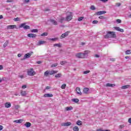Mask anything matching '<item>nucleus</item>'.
<instances>
[{
  "label": "nucleus",
  "instance_id": "f257e3e1",
  "mask_svg": "<svg viewBox=\"0 0 131 131\" xmlns=\"http://www.w3.org/2000/svg\"><path fill=\"white\" fill-rule=\"evenodd\" d=\"M104 37V38H116V34L115 32L107 31Z\"/></svg>",
  "mask_w": 131,
  "mask_h": 131
},
{
  "label": "nucleus",
  "instance_id": "f03ea898",
  "mask_svg": "<svg viewBox=\"0 0 131 131\" xmlns=\"http://www.w3.org/2000/svg\"><path fill=\"white\" fill-rule=\"evenodd\" d=\"M36 73L35 72L33 71V68L27 70V75H29V76H33L35 75Z\"/></svg>",
  "mask_w": 131,
  "mask_h": 131
},
{
  "label": "nucleus",
  "instance_id": "7ed1b4c3",
  "mask_svg": "<svg viewBox=\"0 0 131 131\" xmlns=\"http://www.w3.org/2000/svg\"><path fill=\"white\" fill-rule=\"evenodd\" d=\"M19 28H24V29L26 30V29H30V26L26 25V23H25L21 24L19 26Z\"/></svg>",
  "mask_w": 131,
  "mask_h": 131
},
{
  "label": "nucleus",
  "instance_id": "20e7f679",
  "mask_svg": "<svg viewBox=\"0 0 131 131\" xmlns=\"http://www.w3.org/2000/svg\"><path fill=\"white\" fill-rule=\"evenodd\" d=\"M68 14H69V15H68L66 18V21H67L68 22H69V21H71V20H72V13L71 12H68Z\"/></svg>",
  "mask_w": 131,
  "mask_h": 131
},
{
  "label": "nucleus",
  "instance_id": "39448f33",
  "mask_svg": "<svg viewBox=\"0 0 131 131\" xmlns=\"http://www.w3.org/2000/svg\"><path fill=\"white\" fill-rule=\"evenodd\" d=\"M76 57L79 59H84V55L82 53H78L76 54Z\"/></svg>",
  "mask_w": 131,
  "mask_h": 131
},
{
  "label": "nucleus",
  "instance_id": "423d86ee",
  "mask_svg": "<svg viewBox=\"0 0 131 131\" xmlns=\"http://www.w3.org/2000/svg\"><path fill=\"white\" fill-rule=\"evenodd\" d=\"M33 54V52H31L30 53H27L24 56V58L22 60H25V59H28L30 58V56Z\"/></svg>",
  "mask_w": 131,
  "mask_h": 131
},
{
  "label": "nucleus",
  "instance_id": "0eeeda50",
  "mask_svg": "<svg viewBox=\"0 0 131 131\" xmlns=\"http://www.w3.org/2000/svg\"><path fill=\"white\" fill-rule=\"evenodd\" d=\"M114 28L117 31H119L120 32H124V30L122 29H120L119 27H114Z\"/></svg>",
  "mask_w": 131,
  "mask_h": 131
},
{
  "label": "nucleus",
  "instance_id": "6e6552de",
  "mask_svg": "<svg viewBox=\"0 0 131 131\" xmlns=\"http://www.w3.org/2000/svg\"><path fill=\"white\" fill-rule=\"evenodd\" d=\"M114 28L117 31H119L120 32H124V30L122 29H120L119 27H114Z\"/></svg>",
  "mask_w": 131,
  "mask_h": 131
},
{
  "label": "nucleus",
  "instance_id": "1a4fd4ad",
  "mask_svg": "<svg viewBox=\"0 0 131 131\" xmlns=\"http://www.w3.org/2000/svg\"><path fill=\"white\" fill-rule=\"evenodd\" d=\"M114 28L117 31H119L120 32H124V30L122 29H120L119 27H114Z\"/></svg>",
  "mask_w": 131,
  "mask_h": 131
},
{
  "label": "nucleus",
  "instance_id": "9d476101",
  "mask_svg": "<svg viewBox=\"0 0 131 131\" xmlns=\"http://www.w3.org/2000/svg\"><path fill=\"white\" fill-rule=\"evenodd\" d=\"M28 37H30V38H34L36 37V34L33 33H30L27 35Z\"/></svg>",
  "mask_w": 131,
  "mask_h": 131
},
{
  "label": "nucleus",
  "instance_id": "9b49d317",
  "mask_svg": "<svg viewBox=\"0 0 131 131\" xmlns=\"http://www.w3.org/2000/svg\"><path fill=\"white\" fill-rule=\"evenodd\" d=\"M103 14H106V11H98L95 13V15L100 16L101 15H103Z\"/></svg>",
  "mask_w": 131,
  "mask_h": 131
},
{
  "label": "nucleus",
  "instance_id": "f8f14e48",
  "mask_svg": "<svg viewBox=\"0 0 131 131\" xmlns=\"http://www.w3.org/2000/svg\"><path fill=\"white\" fill-rule=\"evenodd\" d=\"M14 28H17V26L15 25H9L7 27V29H14Z\"/></svg>",
  "mask_w": 131,
  "mask_h": 131
},
{
  "label": "nucleus",
  "instance_id": "ddd939ff",
  "mask_svg": "<svg viewBox=\"0 0 131 131\" xmlns=\"http://www.w3.org/2000/svg\"><path fill=\"white\" fill-rule=\"evenodd\" d=\"M45 43H47V41H43V40H39L38 42L37 45V46H41L42 45H45Z\"/></svg>",
  "mask_w": 131,
  "mask_h": 131
},
{
  "label": "nucleus",
  "instance_id": "4468645a",
  "mask_svg": "<svg viewBox=\"0 0 131 131\" xmlns=\"http://www.w3.org/2000/svg\"><path fill=\"white\" fill-rule=\"evenodd\" d=\"M66 36H68V32H66V33L62 34L61 36H60V39H62L63 38H65Z\"/></svg>",
  "mask_w": 131,
  "mask_h": 131
},
{
  "label": "nucleus",
  "instance_id": "2eb2a0df",
  "mask_svg": "<svg viewBox=\"0 0 131 131\" xmlns=\"http://www.w3.org/2000/svg\"><path fill=\"white\" fill-rule=\"evenodd\" d=\"M76 91L77 92V95H80V96H81V95H82V93H81V92H80V88H79V87L76 88Z\"/></svg>",
  "mask_w": 131,
  "mask_h": 131
},
{
  "label": "nucleus",
  "instance_id": "dca6fc26",
  "mask_svg": "<svg viewBox=\"0 0 131 131\" xmlns=\"http://www.w3.org/2000/svg\"><path fill=\"white\" fill-rule=\"evenodd\" d=\"M72 124L71 122H67L66 123H63L61 124L62 126H69Z\"/></svg>",
  "mask_w": 131,
  "mask_h": 131
},
{
  "label": "nucleus",
  "instance_id": "f3484780",
  "mask_svg": "<svg viewBox=\"0 0 131 131\" xmlns=\"http://www.w3.org/2000/svg\"><path fill=\"white\" fill-rule=\"evenodd\" d=\"M115 86V84H111L110 83H106L105 85V86H106L107 88H114Z\"/></svg>",
  "mask_w": 131,
  "mask_h": 131
},
{
  "label": "nucleus",
  "instance_id": "a211bd4d",
  "mask_svg": "<svg viewBox=\"0 0 131 131\" xmlns=\"http://www.w3.org/2000/svg\"><path fill=\"white\" fill-rule=\"evenodd\" d=\"M49 75H53V74H56V73H58V71H49Z\"/></svg>",
  "mask_w": 131,
  "mask_h": 131
},
{
  "label": "nucleus",
  "instance_id": "6ab92c4d",
  "mask_svg": "<svg viewBox=\"0 0 131 131\" xmlns=\"http://www.w3.org/2000/svg\"><path fill=\"white\" fill-rule=\"evenodd\" d=\"M43 97L45 98H50L53 97V95L52 94H44Z\"/></svg>",
  "mask_w": 131,
  "mask_h": 131
},
{
  "label": "nucleus",
  "instance_id": "aec40b11",
  "mask_svg": "<svg viewBox=\"0 0 131 131\" xmlns=\"http://www.w3.org/2000/svg\"><path fill=\"white\" fill-rule=\"evenodd\" d=\"M24 125L25 126H26V127H30L31 126V123L27 122Z\"/></svg>",
  "mask_w": 131,
  "mask_h": 131
},
{
  "label": "nucleus",
  "instance_id": "412c9836",
  "mask_svg": "<svg viewBox=\"0 0 131 131\" xmlns=\"http://www.w3.org/2000/svg\"><path fill=\"white\" fill-rule=\"evenodd\" d=\"M50 21L51 23H52V24H53L54 25H57V24H58V23L54 19H50Z\"/></svg>",
  "mask_w": 131,
  "mask_h": 131
},
{
  "label": "nucleus",
  "instance_id": "4be33fe9",
  "mask_svg": "<svg viewBox=\"0 0 131 131\" xmlns=\"http://www.w3.org/2000/svg\"><path fill=\"white\" fill-rule=\"evenodd\" d=\"M5 106L6 108H10V107H11V103L6 102L5 104Z\"/></svg>",
  "mask_w": 131,
  "mask_h": 131
},
{
  "label": "nucleus",
  "instance_id": "5701e85b",
  "mask_svg": "<svg viewBox=\"0 0 131 131\" xmlns=\"http://www.w3.org/2000/svg\"><path fill=\"white\" fill-rule=\"evenodd\" d=\"M130 86V85H125L124 86H122L121 87L122 90H126V89H128V88H129Z\"/></svg>",
  "mask_w": 131,
  "mask_h": 131
},
{
  "label": "nucleus",
  "instance_id": "b1692460",
  "mask_svg": "<svg viewBox=\"0 0 131 131\" xmlns=\"http://www.w3.org/2000/svg\"><path fill=\"white\" fill-rule=\"evenodd\" d=\"M63 21H66V19H65V17H61L60 19H59V22L60 23H63Z\"/></svg>",
  "mask_w": 131,
  "mask_h": 131
},
{
  "label": "nucleus",
  "instance_id": "393cba45",
  "mask_svg": "<svg viewBox=\"0 0 131 131\" xmlns=\"http://www.w3.org/2000/svg\"><path fill=\"white\" fill-rule=\"evenodd\" d=\"M89 53H90V51L89 50H86L84 51L83 54L84 55V56L85 57V58H86V57L88 56V54Z\"/></svg>",
  "mask_w": 131,
  "mask_h": 131
},
{
  "label": "nucleus",
  "instance_id": "a878e982",
  "mask_svg": "<svg viewBox=\"0 0 131 131\" xmlns=\"http://www.w3.org/2000/svg\"><path fill=\"white\" fill-rule=\"evenodd\" d=\"M20 94L23 97H25V96L27 95V94L26 93V91H21L20 92Z\"/></svg>",
  "mask_w": 131,
  "mask_h": 131
},
{
  "label": "nucleus",
  "instance_id": "bb28decb",
  "mask_svg": "<svg viewBox=\"0 0 131 131\" xmlns=\"http://www.w3.org/2000/svg\"><path fill=\"white\" fill-rule=\"evenodd\" d=\"M22 121H23V119L16 120L14 121V122H16V123H22Z\"/></svg>",
  "mask_w": 131,
  "mask_h": 131
},
{
  "label": "nucleus",
  "instance_id": "cd10ccee",
  "mask_svg": "<svg viewBox=\"0 0 131 131\" xmlns=\"http://www.w3.org/2000/svg\"><path fill=\"white\" fill-rule=\"evenodd\" d=\"M90 90V89H89V88H85L83 89V93L84 94H88V92H89V91Z\"/></svg>",
  "mask_w": 131,
  "mask_h": 131
},
{
  "label": "nucleus",
  "instance_id": "c85d7f7f",
  "mask_svg": "<svg viewBox=\"0 0 131 131\" xmlns=\"http://www.w3.org/2000/svg\"><path fill=\"white\" fill-rule=\"evenodd\" d=\"M72 102H74L75 103H78L79 102V99L77 98H74L72 99Z\"/></svg>",
  "mask_w": 131,
  "mask_h": 131
},
{
  "label": "nucleus",
  "instance_id": "c756f323",
  "mask_svg": "<svg viewBox=\"0 0 131 131\" xmlns=\"http://www.w3.org/2000/svg\"><path fill=\"white\" fill-rule=\"evenodd\" d=\"M53 47H58V48H61L62 47V45L60 43H55V44H54Z\"/></svg>",
  "mask_w": 131,
  "mask_h": 131
},
{
  "label": "nucleus",
  "instance_id": "7c9ffc66",
  "mask_svg": "<svg viewBox=\"0 0 131 131\" xmlns=\"http://www.w3.org/2000/svg\"><path fill=\"white\" fill-rule=\"evenodd\" d=\"M73 130H74V131H79V128L77 127V126H75L73 128Z\"/></svg>",
  "mask_w": 131,
  "mask_h": 131
},
{
  "label": "nucleus",
  "instance_id": "2f4dec72",
  "mask_svg": "<svg viewBox=\"0 0 131 131\" xmlns=\"http://www.w3.org/2000/svg\"><path fill=\"white\" fill-rule=\"evenodd\" d=\"M73 107L72 106H69L66 107L67 111H70V110H73Z\"/></svg>",
  "mask_w": 131,
  "mask_h": 131
},
{
  "label": "nucleus",
  "instance_id": "473e14b6",
  "mask_svg": "<svg viewBox=\"0 0 131 131\" xmlns=\"http://www.w3.org/2000/svg\"><path fill=\"white\" fill-rule=\"evenodd\" d=\"M61 76H62V74L61 73H59L57 75H55V77H56V78H59L61 77Z\"/></svg>",
  "mask_w": 131,
  "mask_h": 131
},
{
  "label": "nucleus",
  "instance_id": "72a5a7b5",
  "mask_svg": "<svg viewBox=\"0 0 131 131\" xmlns=\"http://www.w3.org/2000/svg\"><path fill=\"white\" fill-rule=\"evenodd\" d=\"M31 32H32L33 33H35L36 32H38V30L37 29H33L31 31Z\"/></svg>",
  "mask_w": 131,
  "mask_h": 131
},
{
  "label": "nucleus",
  "instance_id": "f704fd0d",
  "mask_svg": "<svg viewBox=\"0 0 131 131\" xmlns=\"http://www.w3.org/2000/svg\"><path fill=\"white\" fill-rule=\"evenodd\" d=\"M49 40H52V41H56V40H58V38H49Z\"/></svg>",
  "mask_w": 131,
  "mask_h": 131
},
{
  "label": "nucleus",
  "instance_id": "c9c22d12",
  "mask_svg": "<svg viewBox=\"0 0 131 131\" xmlns=\"http://www.w3.org/2000/svg\"><path fill=\"white\" fill-rule=\"evenodd\" d=\"M76 124H77V125H81L82 124V122L80 120H78L77 121Z\"/></svg>",
  "mask_w": 131,
  "mask_h": 131
},
{
  "label": "nucleus",
  "instance_id": "e433bc0d",
  "mask_svg": "<svg viewBox=\"0 0 131 131\" xmlns=\"http://www.w3.org/2000/svg\"><path fill=\"white\" fill-rule=\"evenodd\" d=\"M8 45H9V41L7 40L3 45L4 48H6Z\"/></svg>",
  "mask_w": 131,
  "mask_h": 131
},
{
  "label": "nucleus",
  "instance_id": "4c0bfd02",
  "mask_svg": "<svg viewBox=\"0 0 131 131\" xmlns=\"http://www.w3.org/2000/svg\"><path fill=\"white\" fill-rule=\"evenodd\" d=\"M50 75L49 72V71H46L45 73H44V75L45 76H48V75Z\"/></svg>",
  "mask_w": 131,
  "mask_h": 131
},
{
  "label": "nucleus",
  "instance_id": "58836bf2",
  "mask_svg": "<svg viewBox=\"0 0 131 131\" xmlns=\"http://www.w3.org/2000/svg\"><path fill=\"white\" fill-rule=\"evenodd\" d=\"M125 54L126 55H130V54H131V50H128L126 51Z\"/></svg>",
  "mask_w": 131,
  "mask_h": 131
},
{
  "label": "nucleus",
  "instance_id": "ea45409f",
  "mask_svg": "<svg viewBox=\"0 0 131 131\" xmlns=\"http://www.w3.org/2000/svg\"><path fill=\"white\" fill-rule=\"evenodd\" d=\"M91 10H92V11H95L96 10V7H95V6L92 5L90 7Z\"/></svg>",
  "mask_w": 131,
  "mask_h": 131
},
{
  "label": "nucleus",
  "instance_id": "a19ab883",
  "mask_svg": "<svg viewBox=\"0 0 131 131\" xmlns=\"http://www.w3.org/2000/svg\"><path fill=\"white\" fill-rule=\"evenodd\" d=\"M48 35V32H45L43 33L42 34H41V36H47Z\"/></svg>",
  "mask_w": 131,
  "mask_h": 131
},
{
  "label": "nucleus",
  "instance_id": "79ce46f5",
  "mask_svg": "<svg viewBox=\"0 0 131 131\" xmlns=\"http://www.w3.org/2000/svg\"><path fill=\"white\" fill-rule=\"evenodd\" d=\"M99 18L101 19L102 20H105V19H106V17L101 15V16H99Z\"/></svg>",
  "mask_w": 131,
  "mask_h": 131
},
{
  "label": "nucleus",
  "instance_id": "37998d69",
  "mask_svg": "<svg viewBox=\"0 0 131 131\" xmlns=\"http://www.w3.org/2000/svg\"><path fill=\"white\" fill-rule=\"evenodd\" d=\"M66 88V84H63L62 85H61V89L62 90H65V89Z\"/></svg>",
  "mask_w": 131,
  "mask_h": 131
},
{
  "label": "nucleus",
  "instance_id": "c03bdc74",
  "mask_svg": "<svg viewBox=\"0 0 131 131\" xmlns=\"http://www.w3.org/2000/svg\"><path fill=\"white\" fill-rule=\"evenodd\" d=\"M57 66H58V63H54L52 64L51 68H53L54 67H57Z\"/></svg>",
  "mask_w": 131,
  "mask_h": 131
},
{
  "label": "nucleus",
  "instance_id": "a18cd8bd",
  "mask_svg": "<svg viewBox=\"0 0 131 131\" xmlns=\"http://www.w3.org/2000/svg\"><path fill=\"white\" fill-rule=\"evenodd\" d=\"M96 131H111V130H110L109 129L103 130L101 129H97Z\"/></svg>",
  "mask_w": 131,
  "mask_h": 131
},
{
  "label": "nucleus",
  "instance_id": "49530a36",
  "mask_svg": "<svg viewBox=\"0 0 131 131\" xmlns=\"http://www.w3.org/2000/svg\"><path fill=\"white\" fill-rule=\"evenodd\" d=\"M14 20L15 22H17V21H20V18L19 17L14 18Z\"/></svg>",
  "mask_w": 131,
  "mask_h": 131
},
{
  "label": "nucleus",
  "instance_id": "de8ad7c7",
  "mask_svg": "<svg viewBox=\"0 0 131 131\" xmlns=\"http://www.w3.org/2000/svg\"><path fill=\"white\" fill-rule=\"evenodd\" d=\"M83 19H84V17H80L78 18V21H82V20H83Z\"/></svg>",
  "mask_w": 131,
  "mask_h": 131
},
{
  "label": "nucleus",
  "instance_id": "09e8293b",
  "mask_svg": "<svg viewBox=\"0 0 131 131\" xmlns=\"http://www.w3.org/2000/svg\"><path fill=\"white\" fill-rule=\"evenodd\" d=\"M93 24H98L99 23V21L98 20H93L92 21Z\"/></svg>",
  "mask_w": 131,
  "mask_h": 131
},
{
  "label": "nucleus",
  "instance_id": "8fccbe9b",
  "mask_svg": "<svg viewBox=\"0 0 131 131\" xmlns=\"http://www.w3.org/2000/svg\"><path fill=\"white\" fill-rule=\"evenodd\" d=\"M91 71H85L83 72V74H88V73H90Z\"/></svg>",
  "mask_w": 131,
  "mask_h": 131
},
{
  "label": "nucleus",
  "instance_id": "3c124183",
  "mask_svg": "<svg viewBox=\"0 0 131 131\" xmlns=\"http://www.w3.org/2000/svg\"><path fill=\"white\" fill-rule=\"evenodd\" d=\"M116 22H117V23H121V20L120 19H118L116 20Z\"/></svg>",
  "mask_w": 131,
  "mask_h": 131
},
{
  "label": "nucleus",
  "instance_id": "603ef678",
  "mask_svg": "<svg viewBox=\"0 0 131 131\" xmlns=\"http://www.w3.org/2000/svg\"><path fill=\"white\" fill-rule=\"evenodd\" d=\"M44 11H45V12H50V9L46 8V9L44 10Z\"/></svg>",
  "mask_w": 131,
  "mask_h": 131
},
{
  "label": "nucleus",
  "instance_id": "864d4df0",
  "mask_svg": "<svg viewBox=\"0 0 131 131\" xmlns=\"http://www.w3.org/2000/svg\"><path fill=\"white\" fill-rule=\"evenodd\" d=\"M15 109L18 110V109H19V108H20V106L19 105H15Z\"/></svg>",
  "mask_w": 131,
  "mask_h": 131
},
{
  "label": "nucleus",
  "instance_id": "5fc2aeb1",
  "mask_svg": "<svg viewBox=\"0 0 131 131\" xmlns=\"http://www.w3.org/2000/svg\"><path fill=\"white\" fill-rule=\"evenodd\" d=\"M65 63H66V61H60V64H61V65H64Z\"/></svg>",
  "mask_w": 131,
  "mask_h": 131
},
{
  "label": "nucleus",
  "instance_id": "6e6d98bb",
  "mask_svg": "<svg viewBox=\"0 0 131 131\" xmlns=\"http://www.w3.org/2000/svg\"><path fill=\"white\" fill-rule=\"evenodd\" d=\"M94 57H95L96 58H100V55H99L98 54H95L94 55Z\"/></svg>",
  "mask_w": 131,
  "mask_h": 131
},
{
  "label": "nucleus",
  "instance_id": "4d7b16f0",
  "mask_svg": "<svg viewBox=\"0 0 131 131\" xmlns=\"http://www.w3.org/2000/svg\"><path fill=\"white\" fill-rule=\"evenodd\" d=\"M27 88V85H23L22 86V89H26Z\"/></svg>",
  "mask_w": 131,
  "mask_h": 131
},
{
  "label": "nucleus",
  "instance_id": "13d9d810",
  "mask_svg": "<svg viewBox=\"0 0 131 131\" xmlns=\"http://www.w3.org/2000/svg\"><path fill=\"white\" fill-rule=\"evenodd\" d=\"M123 127H124V125H121L119 126V128H121V129L123 128Z\"/></svg>",
  "mask_w": 131,
  "mask_h": 131
},
{
  "label": "nucleus",
  "instance_id": "bf43d9fd",
  "mask_svg": "<svg viewBox=\"0 0 131 131\" xmlns=\"http://www.w3.org/2000/svg\"><path fill=\"white\" fill-rule=\"evenodd\" d=\"M3 128L4 126H3V125H0V130H3Z\"/></svg>",
  "mask_w": 131,
  "mask_h": 131
},
{
  "label": "nucleus",
  "instance_id": "052dcab7",
  "mask_svg": "<svg viewBox=\"0 0 131 131\" xmlns=\"http://www.w3.org/2000/svg\"><path fill=\"white\" fill-rule=\"evenodd\" d=\"M116 5L117 6V7H120L121 6V4L116 3Z\"/></svg>",
  "mask_w": 131,
  "mask_h": 131
},
{
  "label": "nucleus",
  "instance_id": "680f3d73",
  "mask_svg": "<svg viewBox=\"0 0 131 131\" xmlns=\"http://www.w3.org/2000/svg\"><path fill=\"white\" fill-rule=\"evenodd\" d=\"M100 2H102L103 3H106V2H108V0H99Z\"/></svg>",
  "mask_w": 131,
  "mask_h": 131
},
{
  "label": "nucleus",
  "instance_id": "e2e57ef3",
  "mask_svg": "<svg viewBox=\"0 0 131 131\" xmlns=\"http://www.w3.org/2000/svg\"><path fill=\"white\" fill-rule=\"evenodd\" d=\"M110 61H112V62H114V61H115V58H110Z\"/></svg>",
  "mask_w": 131,
  "mask_h": 131
},
{
  "label": "nucleus",
  "instance_id": "0e129e2a",
  "mask_svg": "<svg viewBox=\"0 0 131 131\" xmlns=\"http://www.w3.org/2000/svg\"><path fill=\"white\" fill-rule=\"evenodd\" d=\"M41 63H42V62L41 61H37V64H41Z\"/></svg>",
  "mask_w": 131,
  "mask_h": 131
},
{
  "label": "nucleus",
  "instance_id": "69168bd1",
  "mask_svg": "<svg viewBox=\"0 0 131 131\" xmlns=\"http://www.w3.org/2000/svg\"><path fill=\"white\" fill-rule=\"evenodd\" d=\"M4 69V67L2 65H0V70H2Z\"/></svg>",
  "mask_w": 131,
  "mask_h": 131
},
{
  "label": "nucleus",
  "instance_id": "338daca9",
  "mask_svg": "<svg viewBox=\"0 0 131 131\" xmlns=\"http://www.w3.org/2000/svg\"><path fill=\"white\" fill-rule=\"evenodd\" d=\"M51 89V86H47L46 88V90H50Z\"/></svg>",
  "mask_w": 131,
  "mask_h": 131
},
{
  "label": "nucleus",
  "instance_id": "774afa93",
  "mask_svg": "<svg viewBox=\"0 0 131 131\" xmlns=\"http://www.w3.org/2000/svg\"><path fill=\"white\" fill-rule=\"evenodd\" d=\"M128 122L131 124V118L128 119Z\"/></svg>",
  "mask_w": 131,
  "mask_h": 131
}]
</instances>
